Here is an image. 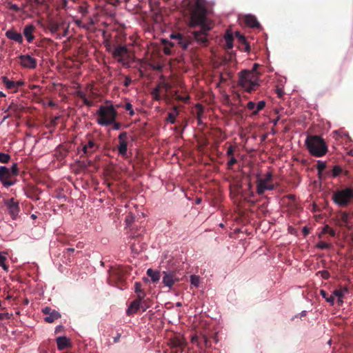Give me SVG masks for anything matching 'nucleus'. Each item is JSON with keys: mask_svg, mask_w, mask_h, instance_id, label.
<instances>
[{"mask_svg": "<svg viewBox=\"0 0 353 353\" xmlns=\"http://www.w3.org/2000/svg\"><path fill=\"white\" fill-rule=\"evenodd\" d=\"M142 301L143 300H139V299L133 301L128 309V314L130 315L132 313L137 312L138 310L141 308V303Z\"/></svg>", "mask_w": 353, "mask_h": 353, "instance_id": "nucleus-22", "label": "nucleus"}, {"mask_svg": "<svg viewBox=\"0 0 353 353\" xmlns=\"http://www.w3.org/2000/svg\"><path fill=\"white\" fill-rule=\"evenodd\" d=\"M14 83L17 90L20 87H22L25 84V82L22 80L14 81Z\"/></svg>", "mask_w": 353, "mask_h": 353, "instance_id": "nucleus-54", "label": "nucleus"}, {"mask_svg": "<svg viewBox=\"0 0 353 353\" xmlns=\"http://www.w3.org/2000/svg\"><path fill=\"white\" fill-rule=\"evenodd\" d=\"M35 29V26L32 24H28L24 27L23 34L28 43H32L34 39L33 33Z\"/></svg>", "mask_w": 353, "mask_h": 353, "instance_id": "nucleus-18", "label": "nucleus"}, {"mask_svg": "<svg viewBox=\"0 0 353 353\" xmlns=\"http://www.w3.org/2000/svg\"><path fill=\"white\" fill-rule=\"evenodd\" d=\"M163 274L162 282L167 287L172 288L174 283L178 281L173 272H163Z\"/></svg>", "mask_w": 353, "mask_h": 353, "instance_id": "nucleus-16", "label": "nucleus"}, {"mask_svg": "<svg viewBox=\"0 0 353 353\" xmlns=\"http://www.w3.org/2000/svg\"><path fill=\"white\" fill-rule=\"evenodd\" d=\"M273 174L271 172H268L263 178L258 177L256 179V192L259 195L263 194V188L267 184L272 183Z\"/></svg>", "mask_w": 353, "mask_h": 353, "instance_id": "nucleus-9", "label": "nucleus"}, {"mask_svg": "<svg viewBox=\"0 0 353 353\" xmlns=\"http://www.w3.org/2000/svg\"><path fill=\"white\" fill-rule=\"evenodd\" d=\"M1 81L8 90H10L13 92H17L18 91L16 88L14 81L10 80L7 77H1Z\"/></svg>", "mask_w": 353, "mask_h": 353, "instance_id": "nucleus-21", "label": "nucleus"}, {"mask_svg": "<svg viewBox=\"0 0 353 353\" xmlns=\"http://www.w3.org/2000/svg\"><path fill=\"white\" fill-rule=\"evenodd\" d=\"M265 104H266L265 101H260L257 103V105H256L255 109L252 113V116H255V115L258 114L259 112H260L265 108Z\"/></svg>", "mask_w": 353, "mask_h": 353, "instance_id": "nucleus-28", "label": "nucleus"}, {"mask_svg": "<svg viewBox=\"0 0 353 353\" xmlns=\"http://www.w3.org/2000/svg\"><path fill=\"white\" fill-rule=\"evenodd\" d=\"M118 117V112L114 105H100L97 111V122L102 126L110 125Z\"/></svg>", "mask_w": 353, "mask_h": 353, "instance_id": "nucleus-4", "label": "nucleus"}, {"mask_svg": "<svg viewBox=\"0 0 353 353\" xmlns=\"http://www.w3.org/2000/svg\"><path fill=\"white\" fill-rule=\"evenodd\" d=\"M123 273L118 269H111L109 271V283L110 284L121 282L123 281Z\"/></svg>", "mask_w": 353, "mask_h": 353, "instance_id": "nucleus-14", "label": "nucleus"}, {"mask_svg": "<svg viewBox=\"0 0 353 353\" xmlns=\"http://www.w3.org/2000/svg\"><path fill=\"white\" fill-rule=\"evenodd\" d=\"M10 169L5 166L0 167V181L5 187H10L14 184V181L11 179Z\"/></svg>", "mask_w": 353, "mask_h": 353, "instance_id": "nucleus-11", "label": "nucleus"}, {"mask_svg": "<svg viewBox=\"0 0 353 353\" xmlns=\"http://www.w3.org/2000/svg\"><path fill=\"white\" fill-rule=\"evenodd\" d=\"M48 106L54 108L56 106V103L53 101H50L48 103Z\"/></svg>", "mask_w": 353, "mask_h": 353, "instance_id": "nucleus-63", "label": "nucleus"}, {"mask_svg": "<svg viewBox=\"0 0 353 353\" xmlns=\"http://www.w3.org/2000/svg\"><path fill=\"white\" fill-rule=\"evenodd\" d=\"M111 125H112V129L114 130H119L122 127L121 123L117 122V121H116V120H114V121L112 122V123Z\"/></svg>", "mask_w": 353, "mask_h": 353, "instance_id": "nucleus-45", "label": "nucleus"}, {"mask_svg": "<svg viewBox=\"0 0 353 353\" xmlns=\"http://www.w3.org/2000/svg\"><path fill=\"white\" fill-rule=\"evenodd\" d=\"M116 42H109L105 44L106 50L111 53L112 54V50H114V48L117 46Z\"/></svg>", "mask_w": 353, "mask_h": 353, "instance_id": "nucleus-35", "label": "nucleus"}, {"mask_svg": "<svg viewBox=\"0 0 353 353\" xmlns=\"http://www.w3.org/2000/svg\"><path fill=\"white\" fill-rule=\"evenodd\" d=\"M176 115L177 112H176V109L174 108V111L168 113V117L166 118V121L172 124H174L176 122Z\"/></svg>", "mask_w": 353, "mask_h": 353, "instance_id": "nucleus-29", "label": "nucleus"}, {"mask_svg": "<svg viewBox=\"0 0 353 353\" xmlns=\"http://www.w3.org/2000/svg\"><path fill=\"white\" fill-rule=\"evenodd\" d=\"M10 174L12 176H17L19 174V170L18 168V165L17 163H14L11 168L10 169Z\"/></svg>", "mask_w": 353, "mask_h": 353, "instance_id": "nucleus-37", "label": "nucleus"}, {"mask_svg": "<svg viewBox=\"0 0 353 353\" xmlns=\"http://www.w3.org/2000/svg\"><path fill=\"white\" fill-rule=\"evenodd\" d=\"M22 109H23L22 105L12 102L10 104V105L8 106L7 111L12 110L14 113H19V112H21L22 110Z\"/></svg>", "mask_w": 353, "mask_h": 353, "instance_id": "nucleus-27", "label": "nucleus"}, {"mask_svg": "<svg viewBox=\"0 0 353 353\" xmlns=\"http://www.w3.org/2000/svg\"><path fill=\"white\" fill-rule=\"evenodd\" d=\"M190 282L191 284L194 285V286L197 287L199 284V277L196 275H192L190 276Z\"/></svg>", "mask_w": 353, "mask_h": 353, "instance_id": "nucleus-41", "label": "nucleus"}, {"mask_svg": "<svg viewBox=\"0 0 353 353\" xmlns=\"http://www.w3.org/2000/svg\"><path fill=\"white\" fill-rule=\"evenodd\" d=\"M303 233L305 236H307L309 234V229L307 227H304L303 228Z\"/></svg>", "mask_w": 353, "mask_h": 353, "instance_id": "nucleus-61", "label": "nucleus"}, {"mask_svg": "<svg viewBox=\"0 0 353 353\" xmlns=\"http://www.w3.org/2000/svg\"><path fill=\"white\" fill-rule=\"evenodd\" d=\"M42 312L46 316L44 319L45 321L49 323H53L55 320L61 318L60 313L50 307L43 308Z\"/></svg>", "mask_w": 353, "mask_h": 353, "instance_id": "nucleus-13", "label": "nucleus"}, {"mask_svg": "<svg viewBox=\"0 0 353 353\" xmlns=\"http://www.w3.org/2000/svg\"><path fill=\"white\" fill-rule=\"evenodd\" d=\"M245 23L246 26L252 28H259L261 26L256 17L252 14L245 15Z\"/></svg>", "mask_w": 353, "mask_h": 353, "instance_id": "nucleus-19", "label": "nucleus"}, {"mask_svg": "<svg viewBox=\"0 0 353 353\" xmlns=\"http://www.w3.org/2000/svg\"><path fill=\"white\" fill-rule=\"evenodd\" d=\"M187 344V341L181 335H175L170 338L168 342V345L172 350L171 353L183 352Z\"/></svg>", "mask_w": 353, "mask_h": 353, "instance_id": "nucleus-6", "label": "nucleus"}, {"mask_svg": "<svg viewBox=\"0 0 353 353\" xmlns=\"http://www.w3.org/2000/svg\"><path fill=\"white\" fill-rule=\"evenodd\" d=\"M255 107H256V104L253 101H249L248 103H247V108L249 110H252V112L255 109Z\"/></svg>", "mask_w": 353, "mask_h": 353, "instance_id": "nucleus-52", "label": "nucleus"}, {"mask_svg": "<svg viewBox=\"0 0 353 353\" xmlns=\"http://www.w3.org/2000/svg\"><path fill=\"white\" fill-rule=\"evenodd\" d=\"M83 103H84L85 105H87V106H88V107H91V106H92V105H93L92 101H91L88 100L87 98H86V99H84V100H83Z\"/></svg>", "mask_w": 353, "mask_h": 353, "instance_id": "nucleus-57", "label": "nucleus"}, {"mask_svg": "<svg viewBox=\"0 0 353 353\" xmlns=\"http://www.w3.org/2000/svg\"><path fill=\"white\" fill-rule=\"evenodd\" d=\"M77 95L79 97H80L82 99L83 101L84 99L87 98L85 94L82 92H79Z\"/></svg>", "mask_w": 353, "mask_h": 353, "instance_id": "nucleus-60", "label": "nucleus"}, {"mask_svg": "<svg viewBox=\"0 0 353 353\" xmlns=\"http://www.w3.org/2000/svg\"><path fill=\"white\" fill-rule=\"evenodd\" d=\"M287 197L290 199V200H294L295 199V196L294 194H288L287 196Z\"/></svg>", "mask_w": 353, "mask_h": 353, "instance_id": "nucleus-64", "label": "nucleus"}, {"mask_svg": "<svg viewBox=\"0 0 353 353\" xmlns=\"http://www.w3.org/2000/svg\"><path fill=\"white\" fill-rule=\"evenodd\" d=\"M236 35H239V41L245 44V51L249 52L250 50V46L247 43L245 37L243 35H240L239 32L236 33Z\"/></svg>", "mask_w": 353, "mask_h": 353, "instance_id": "nucleus-39", "label": "nucleus"}, {"mask_svg": "<svg viewBox=\"0 0 353 353\" xmlns=\"http://www.w3.org/2000/svg\"><path fill=\"white\" fill-rule=\"evenodd\" d=\"M4 203L7 207L8 211L12 219H16L19 212V203L15 201L13 198L6 199Z\"/></svg>", "mask_w": 353, "mask_h": 353, "instance_id": "nucleus-10", "label": "nucleus"}, {"mask_svg": "<svg viewBox=\"0 0 353 353\" xmlns=\"http://www.w3.org/2000/svg\"><path fill=\"white\" fill-rule=\"evenodd\" d=\"M153 70L161 71L162 70V65L161 64L151 65Z\"/></svg>", "mask_w": 353, "mask_h": 353, "instance_id": "nucleus-56", "label": "nucleus"}, {"mask_svg": "<svg viewBox=\"0 0 353 353\" xmlns=\"http://www.w3.org/2000/svg\"><path fill=\"white\" fill-rule=\"evenodd\" d=\"M147 274L151 278L152 282L155 283L159 281L161 278V274L158 271H154L152 269L149 268L147 270Z\"/></svg>", "mask_w": 353, "mask_h": 353, "instance_id": "nucleus-25", "label": "nucleus"}, {"mask_svg": "<svg viewBox=\"0 0 353 353\" xmlns=\"http://www.w3.org/2000/svg\"><path fill=\"white\" fill-rule=\"evenodd\" d=\"M258 67H259V64L254 63L253 65V67H252V70H249V72H253L254 74L259 75V77H260V73L257 72Z\"/></svg>", "mask_w": 353, "mask_h": 353, "instance_id": "nucleus-49", "label": "nucleus"}, {"mask_svg": "<svg viewBox=\"0 0 353 353\" xmlns=\"http://www.w3.org/2000/svg\"><path fill=\"white\" fill-rule=\"evenodd\" d=\"M134 292L137 295V298L139 300H143L145 296V293L142 289V284L140 282H136L134 283Z\"/></svg>", "mask_w": 353, "mask_h": 353, "instance_id": "nucleus-23", "label": "nucleus"}, {"mask_svg": "<svg viewBox=\"0 0 353 353\" xmlns=\"http://www.w3.org/2000/svg\"><path fill=\"white\" fill-rule=\"evenodd\" d=\"M263 188V194L266 191V190H273L275 189V185L272 183H270L268 184H267L266 185H265Z\"/></svg>", "mask_w": 353, "mask_h": 353, "instance_id": "nucleus-43", "label": "nucleus"}, {"mask_svg": "<svg viewBox=\"0 0 353 353\" xmlns=\"http://www.w3.org/2000/svg\"><path fill=\"white\" fill-rule=\"evenodd\" d=\"M234 152V147L232 145L229 146L227 150V155L230 157H233Z\"/></svg>", "mask_w": 353, "mask_h": 353, "instance_id": "nucleus-50", "label": "nucleus"}, {"mask_svg": "<svg viewBox=\"0 0 353 353\" xmlns=\"http://www.w3.org/2000/svg\"><path fill=\"white\" fill-rule=\"evenodd\" d=\"M325 300L327 302L330 303L331 305H333L334 303V296L333 295L327 296V298Z\"/></svg>", "mask_w": 353, "mask_h": 353, "instance_id": "nucleus-55", "label": "nucleus"}, {"mask_svg": "<svg viewBox=\"0 0 353 353\" xmlns=\"http://www.w3.org/2000/svg\"><path fill=\"white\" fill-rule=\"evenodd\" d=\"M21 65L28 69H34L37 67V60L29 54L20 55L19 57Z\"/></svg>", "mask_w": 353, "mask_h": 353, "instance_id": "nucleus-12", "label": "nucleus"}, {"mask_svg": "<svg viewBox=\"0 0 353 353\" xmlns=\"http://www.w3.org/2000/svg\"><path fill=\"white\" fill-rule=\"evenodd\" d=\"M320 294L322 296L323 298H324L325 299H326L327 298L328 296V294L324 290H320Z\"/></svg>", "mask_w": 353, "mask_h": 353, "instance_id": "nucleus-59", "label": "nucleus"}, {"mask_svg": "<svg viewBox=\"0 0 353 353\" xmlns=\"http://www.w3.org/2000/svg\"><path fill=\"white\" fill-rule=\"evenodd\" d=\"M305 145L310 154L315 157H322L328 152L325 140L318 135H307Z\"/></svg>", "mask_w": 353, "mask_h": 353, "instance_id": "nucleus-2", "label": "nucleus"}, {"mask_svg": "<svg viewBox=\"0 0 353 353\" xmlns=\"http://www.w3.org/2000/svg\"><path fill=\"white\" fill-rule=\"evenodd\" d=\"M225 40L226 43V47L228 49H231L233 47V37L230 34H227L225 36Z\"/></svg>", "mask_w": 353, "mask_h": 353, "instance_id": "nucleus-31", "label": "nucleus"}, {"mask_svg": "<svg viewBox=\"0 0 353 353\" xmlns=\"http://www.w3.org/2000/svg\"><path fill=\"white\" fill-rule=\"evenodd\" d=\"M11 157L6 153L0 152V163H7L10 161Z\"/></svg>", "mask_w": 353, "mask_h": 353, "instance_id": "nucleus-33", "label": "nucleus"}, {"mask_svg": "<svg viewBox=\"0 0 353 353\" xmlns=\"http://www.w3.org/2000/svg\"><path fill=\"white\" fill-rule=\"evenodd\" d=\"M333 294L338 297L339 304H341L343 303L342 299L343 297V294L342 290H334Z\"/></svg>", "mask_w": 353, "mask_h": 353, "instance_id": "nucleus-34", "label": "nucleus"}, {"mask_svg": "<svg viewBox=\"0 0 353 353\" xmlns=\"http://www.w3.org/2000/svg\"><path fill=\"white\" fill-rule=\"evenodd\" d=\"M341 173H343V169L341 167H340L339 165H335L333 167V168L332 170V177H334V178L336 177Z\"/></svg>", "mask_w": 353, "mask_h": 353, "instance_id": "nucleus-32", "label": "nucleus"}, {"mask_svg": "<svg viewBox=\"0 0 353 353\" xmlns=\"http://www.w3.org/2000/svg\"><path fill=\"white\" fill-rule=\"evenodd\" d=\"M7 258L4 253L0 252V267H2L3 269L6 271L8 270V266L6 264V261Z\"/></svg>", "mask_w": 353, "mask_h": 353, "instance_id": "nucleus-30", "label": "nucleus"}, {"mask_svg": "<svg viewBox=\"0 0 353 353\" xmlns=\"http://www.w3.org/2000/svg\"><path fill=\"white\" fill-rule=\"evenodd\" d=\"M118 139L119 143L117 146L118 152L121 157H125L128 150V133L122 132L119 134Z\"/></svg>", "mask_w": 353, "mask_h": 353, "instance_id": "nucleus-8", "label": "nucleus"}, {"mask_svg": "<svg viewBox=\"0 0 353 353\" xmlns=\"http://www.w3.org/2000/svg\"><path fill=\"white\" fill-rule=\"evenodd\" d=\"M183 11L189 17V26L194 28L201 26L199 31H193L190 34L180 32L172 33L170 38L174 41L170 43L171 46H179L185 50L194 41L204 46H208L209 39L208 32L210 27L205 24L206 9L205 0H183L181 2Z\"/></svg>", "mask_w": 353, "mask_h": 353, "instance_id": "nucleus-1", "label": "nucleus"}, {"mask_svg": "<svg viewBox=\"0 0 353 353\" xmlns=\"http://www.w3.org/2000/svg\"><path fill=\"white\" fill-rule=\"evenodd\" d=\"M63 256L66 259V263H71L72 258L74 256L75 253L74 248H68L63 251Z\"/></svg>", "mask_w": 353, "mask_h": 353, "instance_id": "nucleus-24", "label": "nucleus"}, {"mask_svg": "<svg viewBox=\"0 0 353 353\" xmlns=\"http://www.w3.org/2000/svg\"><path fill=\"white\" fill-rule=\"evenodd\" d=\"M316 247L321 250H327L330 248V245L325 241H320L317 243Z\"/></svg>", "mask_w": 353, "mask_h": 353, "instance_id": "nucleus-38", "label": "nucleus"}, {"mask_svg": "<svg viewBox=\"0 0 353 353\" xmlns=\"http://www.w3.org/2000/svg\"><path fill=\"white\" fill-rule=\"evenodd\" d=\"M12 316V314H9L8 312L0 313V321L4 319H10Z\"/></svg>", "mask_w": 353, "mask_h": 353, "instance_id": "nucleus-47", "label": "nucleus"}, {"mask_svg": "<svg viewBox=\"0 0 353 353\" xmlns=\"http://www.w3.org/2000/svg\"><path fill=\"white\" fill-rule=\"evenodd\" d=\"M318 274H320L323 279H328L330 277V274L327 270L319 271Z\"/></svg>", "mask_w": 353, "mask_h": 353, "instance_id": "nucleus-44", "label": "nucleus"}, {"mask_svg": "<svg viewBox=\"0 0 353 353\" xmlns=\"http://www.w3.org/2000/svg\"><path fill=\"white\" fill-rule=\"evenodd\" d=\"M8 5H9V9L12 11L17 12L21 10L17 4H13L12 3H9Z\"/></svg>", "mask_w": 353, "mask_h": 353, "instance_id": "nucleus-46", "label": "nucleus"}, {"mask_svg": "<svg viewBox=\"0 0 353 353\" xmlns=\"http://www.w3.org/2000/svg\"><path fill=\"white\" fill-rule=\"evenodd\" d=\"M130 248H131L132 252H134L135 253H138L139 252V249L137 248V246H136L134 243H132L131 244Z\"/></svg>", "mask_w": 353, "mask_h": 353, "instance_id": "nucleus-58", "label": "nucleus"}, {"mask_svg": "<svg viewBox=\"0 0 353 353\" xmlns=\"http://www.w3.org/2000/svg\"><path fill=\"white\" fill-rule=\"evenodd\" d=\"M128 55V49L125 46L118 44L112 50V57L123 65L127 64L125 58Z\"/></svg>", "mask_w": 353, "mask_h": 353, "instance_id": "nucleus-7", "label": "nucleus"}, {"mask_svg": "<svg viewBox=\"0 0 353 353\" xmlns=\"http://www.w3.org/2000/svg\"><path fill=\"white\" fill-rule=\"evenodd\" d=\"M57 345L59 350H63L70 346L69 339L65 336H59L57 338Z\"/></svg>", "mask_w": 353, "mask_h": 353, "instance_id": "nucleus-20", "label": "nucleus"}, {"mask_svg": "<svg viewBox=\"0 0 353 353\" xmlns=\"http://www.w3.org/2000/svg\"><path fill=\"white\" fill-rule=\"evenodd\" d=\"M59 25L57 23H52L50 24V30L52 32H56L58 31L59 30Z\"/></svg>", "mask_w": 353, "mask_h": 353, "instance_id": "nucleus-48", "label": "nucleus"}, {"mask_svg": "<svg viewBox=\"0 0 353 353\" xmlns=\"http://www.w3.org/2000/svg\"><path fill=\"white\" fill-rule=\"evenodd\" d=\"M99 145L93 140L89 139L88 143L83 146L82 151L85 154H91L97 151Z\"/></svg>", "mask_w": 353, "mask_h": 353, "instance_id": "nucleus-15", "label": "nucleus"}, {"mask_svg": "<svg viewBox=\"0 0 353 353\" xmlns=\"http://www.w3.org/2000/svg\"><path fill=\"white\" fill-rule=\"evenodd\" d=\"M6 36L8 39L13 40L20 44H21L23 41L22 34L19 32H17L14 28L7 30L6 32Z\"/></svg>", "mask_w": 353, "mask_h": 353, "instance_id": "nucleus-17", "label": "nucleus"}, {"mask_svg": "<svg viewBox=\"0 0 353 353\" xmlns=\"http://www.w3.org/2000/svg\"><path fill=\"white\" fill-rule=\"evenodd\" d=\"M125 110L129 111V114L132 116L134 114V112L132 108V105L130 103H127L123 106Z\"/></svg>", "mask_w": 353, "mask_h": 353, "instance_id": "nucleus-42", "label": "nucleus"}, {"mask_svg": "<svg viewBox=\"0 0 353 353\" xmlns=\"http://www.w3.org/2000/svg\"><path fill=\"white\" fill-rule=\"evenodd\" d=\"M350 220V214L347 212H342L340 214V221L343 225H347Z\"/></svg>", "mask_w": 353, "mask_h": 353, "instance_id": "nucleus-26", "label": "nucleus"}, {"mask_svg": "<svg viewBox=\"0 0 353 353\" xmlns=\"http://www.w3.org/2000/svg\"><path fill=\"white\" fill-rule=\"evenodd\" d=\"M316 168L319 173L323 172L326 168L325 163L319 161L316 164Z\"/></svg>", "mask_w": 353, "mask_h": 353, "instance_id": "nucleus-40", "label": "nucleus"}, {"mask_svg": "<svg viewBox=\"0 0 353 353\" xmlns=\"http://www.w3.org/2000/svg\"><path fill=\"white\" fill-rule=\"evenodd\" d=\"M323 233H328L332 236H335L336 232L334 229L331 228L328 225H325L323 230Z\"/></svg>", "mask_w": 353, "mask_h": 353, "instance_id": "nucleus-36", "label": "nucleus"}, {"mask_svg": "<svg viewBox=\"0 0 353 353\" xmlns=\"http://www.w3.org/2000/svg\"><path fill=\"white\" fill-rule=\"evenodd\" d=\"M237 161L235 157H231L230 160L228 162V165L229 168H231L232 165H234L235 163H236Z\"/></svg>", "mask_w": 353, "mask_h": 353, "instance_id": "nucleus-53", "label": "nucleus"}, {"mask_svg": "<svg viewBox=\"0 0 353 353\" xmlns=\"http://www.w3.org/2000/svg\"><path fill=\"white\" fill-rule=\"evenodd\" d=\"M131 83H132L131 78L129 76L125 77V80H124V82H123V85L127 88V87H128L130 85Z\"/></svg>", "mask_w": 353, "mask_h": 353, "instance_id": "nucleus-51", "label": "nucleus"}, {"mask_svg": "<svg viewBox=\"0 0 353 353\" xmlns=\"http://www.w3.org/2000/svg\"><path fill=\"white\" fill-rule=\"evenodd\" d=\"M333 202L340 208H346L353 201V188L346 186L334 190L332 195Z\"/></svg>", "mask_w": 353, "mask_h": 353, "instance_id": "nucleus-5", "label": "nucleus"}, {"mask_svg": "<svg viewBox=\"0 0 353 353\" xmlns=\"http://www.w3.org/2000/svg\"><path fill=\"white\" fill-rule=\"evenodd\" d=\"M237 85L244 91L252 93L260 85L259 75L250 72L249 70H241L239 73Z\"/></svg>", "mask_w": 353, "mask_h": 353, "instance_id": "nucleus-3", "label": "nucleus"}, {"mask_svg": "<svg viewBox=\"0 0 353 353\" xmlns=\"http://www.w3.org/2000/svg\"><path fill=\"white\" fill-rule=\"evenodd\" d=\"M80 12L82 13V14H85L88 12V10L85 7H82L81 6L80 7Z\"/></svg>", "mask_w": 353, "mask_h": 353, "instance_id": "nucleus-62", "label": "nucleus"}]
</instances>
